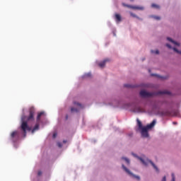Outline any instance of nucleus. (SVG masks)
Wrapping results in <instances>:
<instances>
[{"mask_svg": "<svg viewBox=\"0 0 181 181\" xmlns=\"http://www.w3.org/2000/svg\"><path fill=\"white\" fill-rule=\"evenodd\" d=\"M139 160L143 163V165H145V166H148V163H151V165L153 166V168L156 170V172H159V170L158 169V167L152 162L151 160H144L142 158H139Z\"/></svg>", "mask_w": 181, "mask_h": 181, "instance_id": "4", "label": "nucleus"}, {"mask_svg": "<svg viewBox=\"0 0 181 181\" xmlns=\"http://www.w3.org/2000/svg\"><path fill=\"white\" fill-rule=\"evenodd\" d=\"M167 40H168V42H170L171 43H173V45H175V46H180V44L172 40V38L170 37H167Z\"/></svg>", "mask_w": 181, "mask_h": 181, "instance_id": "11", "label": "nucleus"}, {"mask_svg": "<svg viewBox=\"0 0 181 181\" xmlns=\"http://www.w3.org/2000/svg\"><path fill=\"white\" fill-rule=\"evenodd\" d=\"M155 124H156V120H153L150 124L143 127L142 122H141L139 119H137V125L139 127V129L141 131V136H143V138H148V136H149L148 131L151 129V128H153V127H155Z\"/></svg>", "mask_w": 181, "mask_h": 181, "instance_id": "2", "label": "nucleus"}, {"mask_svg": "<svg viewBox=\"0 0 181 181\" xmlns=\"http://www.w3.org/2000/svg\"><path fill=\"white\" fill-rule=\"evenodd\" d=\"M124 87H127V88H132L134 86L129 84H124Z\"/></svg>", "mask_w": 181, "mask_h": 181, "instance_id": "18", "label": "nucleus"}, {"mask_svg": "<svg viewBox=\"0 0 181 181\" xmlns=\"http://www.w3.org/2000/svg\"><path fill=\"white\" fill-rule=\"evenodd\" d=\"M152 76H158V75H156V74H152Z\"/></svg>", "mask_w": 181, "mask_h": 181, "instance_id": "30", "label": "nucleus"}, {"mask_svg": "<svg viewBox=\"0 0 181 181\" xmlns=\"http://www.w3.org/2000/svg\"><path fill=\"white\" fill-rule=\"evenodd\" d=\"M163 94H167L168 95H170V92L168 90L158 91L156 93L146 92V90H141L140 92V95L143 98H149V97H153V95H162Z\"/></svg>", "mask_w": 181, "mask_h": 181, "instance_id": "3", "label": "nucleus"}, {"mask_svg": "<svg viewBox=\"0 0 181 181\" xmlns=\"http://www.w3.org/2000/svg\"><path fill=\"white\" fill-rule=\"evenodd\" d=\"M19 136H20V134H19V132L18 131H14L11 134V139L13 142H16V141H18L19 140Z\"/></svg>", "mask_w": 181, "mask_h": 181, "instance_id": "5", "label": "nucleus"}, {"mask_svg": "<svg viewBox=\"0 0 181 181\" xmlns=\"http://www.w3.org/2000/svg\"><path fill=\"white\" fill-rule=\"evenodd\" d=\"M84 77H85V78L91 77V74H90V73L86 74L84 75Z\"/></svg>", "mask_w": 181, "mask_h": 181, "instance_id": "20", "label": "nucleus"}, {"mask_svg": "<svg viewBox=\"0 0 181 181\" xmlns=\"http://www.w3.org/2000/svg\"><path fill=\"white\" fill-rule=\"evenodd\" d=\"M115 18L116 22H117V23L121 22V21H122V18L120 14L115 13Z\"/></svg>", "mask_w": 181, "mask_h": 181, "instance_id": "9", "label": "nucleus"}, {"mask_svg": "<svg viewBox=\"0 0 181 181\" xmlns=\"http://www.w3.org/2000/svg\"><path fill=\"white\" fill-rule=\"evenodd\" d=\"M161 181H166V176H164Z\"/></svg>", "mask_w": 181, "mask_h": 181, "instance_id": "26", "label": "nucleus"}, {"mask_svg": "<svg viewBox=\"0 0 181 181\" xmlns=\"http://www.w3.org/2000/svg\"><path fill=\"white\" fill-rule=\"evenodd\" d=\"M151 18H153L156 21H160V17L157 16H152Z\"/></svg>", "mask_w": 181, "mask_h": 181, "instance_id": "16", "label": "nucleus"}, {"mask_svg": "<svg viewBox=\"0 0 181 181\" xmlns=\"http://www.w3.org/2000/svg\"><path fill=\"white\" fill-rule=\"evenodd\" d=\"M175 174H172V181H175Z\"/></svg>", "mask_w": 181, "mask_h": 181, "instance_id": "23", "label": "nucleus"}, {"mask_svg": "<svg viewBox=\"0 0 181 181\" xmlns=\"http://www.w3.org/2000/svg\"><path fill=\"white\" fill-rule=\"evenodd\" d=\"M122 169L126 172V173H128V175L132 176V177H134V179H136L137 180H141V177L139 176L134 175L128 170V168H127V167H125V165H122Z\"/></svg>", "mask_w": 181, "mask_h": 181, "instance_id": "6", "label": "nucleus"}, {"mask_svg": "<svg viewBox=\"0 0 181 181\" xmlns=\"http://www.w3.org/2000/svg\"><path fill=\"white\" fill-rule=\"evenodd\" d=\"M39 124H36L34 128L31 130L32 134H35V131H38Z\"/></svg>", "mask_w": 181, "mask_h": 181, "instance_id": "12", "label": "nucleus"}, {"mask_svg": "<svg viewBox=\"0 0 181 181\" xmlns=\"http://www.w3.org/2000/svg\"><path fill=\"white\" fill-rule=\"evenodd\" d=\"M42 175V171H39L38 172V176H41Z\"/></svg>", "mask_w": 181, "mask_h": 181, "instance_id": "27", "label": "nucleus"}, {"mask_svg": "<svg viewBox=\"0 0 181 181\" xmlns=\"http://www.w3.org/2000/svg\"><path fill=\"white\" fill-rule=\"evenodd\" d=\"M63 144H67V141L64 140V141H63Z\"/></svg>", "mask_w": 181, "mask_h": 181, "instance_id": "28", "label": "nucleus"}, {"mask_svg": "<svg viewBox=\"0 0 181 181\" xmlns=\"http://www.w3.org/2000/svg\"><path fill=\"white\" fill-rule=\"evenodd\" d=\"M139 111L141 112V108H139Z\"/></svg>", "mask_w": 181, "mask_h": 181, "instance_id": "31", "label": "nucleus"}, {"mask_svg": "<svg viewBox=\"0 0 181 181\" xmlns=\"http://www.w3.org/2000/svg\"><path fill=\"white\" fill-rule=\"evenodd\" d=\"M130 15H131V16H132V18H136V19H139V21H142V18L138 17V16H136L134 13H130Z\"/></svg>", "mask_w": 181, "mask_h": 181, "instance_id": "13", "label": "nucleus"}, {"mask_svg": "<svg viewBox=\"0 0 181 181\" xmlns=\"http://www.w3.org/2000/svg\"><path fill=\"white\" fill-rule=\"evenodd\" d=\"M74 105H76V107H78V108L71 107V112H78V110H81V108H83V105H81L77 102H74Z\"/></svg>", "mask_w": 181, "mask_h": 181, "instance_id": "7", "label": "nucleus"}, {"mask_svg": "<svg viewBox=\"0 0 181 181\" xmlns=\"http://www.w3.org/2000/svg\"><path fill=\"white\" fill-rule=\"evenodd\" d=\"M43 114H45V112H40V113H38V115L37 116V121L40 120V117H42V115H43Z\"/></svg>", "mask_w": 181, "mask_h": 181, "instance_id": "14", "label": "nucleus"}, {"mask_svg": "<svg viewBox=\"0 0 181 181\" xmlns=\"http://www.w3.org/2000/svg\"><path fill=\"white\" fill-rule=\"evenodd\" d=\"M131 1H134V0H131Z\"/></svg>", "mask_w": 181, "mask_h": 181, "instance_id": "33", "label": "nucleus"}, {"mask_svg": "<svg viewBox=\"0 0 181 181\" xmlns=\"http://www.w3.org/2000/svg\"><path fill=\"white\" fill-rule=\"evenodd\" d=\"M167 47H168V49H172V46H170L169 44H166Z\"/></svg>", "mask_w": 181, "mask_h": 181, "instance_id": "25", "label": "nucleus"}, {"mask_svg": "<svg viewBox=\"0 0 181 181\" xmlns=\"http://www.w3.org/2000/svg\"><path fill=\"white\" fill-rule=\"evenodd\" d=\"M173 50H174V52H176V53H178L179 54H181V52L180 51H179V50H177V49H176V48H173Z\"/></svg>", "mask_w": 181, "mask_h": 181, "instance_id": "19", "label": "nucleus"}, {"mask_svg": "<svg viewBox=\"0 0 181 181\" xmlns=\"http://www.w3.org/2000/svg\"><path fill=\"white\" fill-rule=\"evenodd\" d=\"M123 6H126L127 8H130L131 9H137L139 11H144V6H131L125 4H122Z\"/></svg>", "mask_w": 181, "mask_h": 181, "instance_id": "8", "label": "nucleus"}, {"mask_svg": "<svg viewBox=\"0 0 181 181\" xmlns=\"http://www.w3.org/2000/svg\"><path fill=\"white\" fill-rule=\"evenodd\" d=\"M151 8H154L155 9H159L160 6L158 4H151Z\"/></svg>", "mask_w": 181, "mask_h": 181, "instance_id": "15", "label": "nucleus"}, {"mask_svg": "<svg viewBox=\"0 0 181 181\" xmlns=\"http://www.w3.org/2000/svg\"><path fill=\"white\" fill-rule=\"evenodd\" d=\"M173 124H176L175 122H173Z\"/></svg>", "mask_w": 181, "mask_h": 181, "instance_id": "32", "label": "nucleus"}, {"mask_svg": "<svg viewBox=\"0 0 181 181\" xmlns=\"http://www.w3.org/2000/svg\"><path fill=\"white\" fill-rule=\"evenodd\" d=\"M57 146H59V148H62V146H63V144H62L61 142H58L57 143Z\"/></svg>", "mask_w": 181, "mask_h": 181, "instance_id": "22", "label": "nucleus"}, {"mask_svg": "<svg viewBox=\"0 0 181 181\" xmlns=\"http://www.w3.org/2000/svg\"><path fill=\"white\" fill-rule=\"evenodd\" d=\"M35 107H31L29 109V112L30 115L28 117L26 116H23L21 117V131H23V134H24V136H26V132L27 131H32V127H29V125H28V121H33V119H35Z\"/></svg>", "mask_w": 181, "mask_h": 181, "instance_id": "1", "label": "nucleus"}, {"mask_svg": "<svg viewBox=\"0 0 181 181\" xmlns=\"http://www.w3.org/2000/svg\"><path fill=\"white\" fill-rule=\"evenodd\" d=\"M122 159H123L124 160H125V162H127V165H129V159L127 158H122Z\"/></svg>", "mask_w": 181, "mask_h": 181, "instance_id": "17", "label": "nucleus"}, {"mask_svg": "<svg viewBox=\"0 0 181 181\" xmlns=\"http://www.w3.org/2000/svg\"><path fill=\"white\" fill-rule=\"evenodd\" d=\"M69 119V116L66 115V119Z\"/></svg>", "mask_w": 181, "mask_h": 181, "instance_id": "29", "label": "nucleus"}, {"mask_svg": "<svg viewBox=\"0 0 181 181\" xmlns=\"http://www.w3.org/2000/svg\"><path fill=\"white\" fill-rule=\"evenodd\" d=\"M107 62H110V59H106L105 60H103L102 62L98 64L99 67H105V63H107Z\"/></svg>", "mask_w": 181, "mask_h": 181, "instance_id": "10", "label": "nucleus"}, {"mask_svg": "<svg viewBox=\"0 0 181 181\" xmlns=\"http://www.w3.org/2000/svg\"><path fill=\"white\" fill-rule=\"evenodd\" d=\"M151 52L155 53L156 54H159V50H156V51L151 50Z\"/></svg>", "mask_w": 181, "mask_h": 181, "instance_id": "21", "label": "nucleus"}, {"mask_svg": "<svg viewBox=\"0 0 181 181\" xmlns=\"http://www.w3.org/2000/svg\"><path fill=\"white\" fill-rule=\"evenodd\" d=\"M56 136H57V133H54L52 138H56Z\"/></svg>", "mask_w": 181, "mask_h": 181, "instance_id": "24", "label": "nucleus"}]
</instances>
